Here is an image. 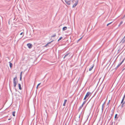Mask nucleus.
Returning a JSON list of instances; mask_svg holds the SVG:
<instances>
[{
	"mask_svg": "<svg viewBox=\"0 0 125 125\" xmlns=\"http://www.w3.org/2000/svg\"><path fill=\"white\" fill-rule=\"evenodd\" d=\"M17 77H16L14 78L13 79V85L14 86V87H15L16 86L17 83Z\"/></svg>",
	"mask_w": 125,
	"mask_h": 125,
	"instance_id": "obj_1",
	"label": "nucleus"
},
{
	"mask_svg": "<svg viewBox=\"0 0 125 125\" xmlns=\"http://www.w3.org/2000/svg\"><path fill=\"white\" fill-rule=\"evenodd\" d=\"M63 3L69 5L71 3V0H62Z\"/></svg>",
	"mask_w": 125,
	"mask_h": 125,
	"instance_id": "obj_2",
	"label": "nucleus"
},
{
	"mask_svg": "<svg viewBox=\"0 0 125 125\" xmlns=\"http://www.w3.org/2000/svg\"><path fill=\"white\" fill-rule=\"evenodd\" d=\"M91 93L90 92H88L86 93L84 99V100H85L89 96V95L91 94Z\"/></svg>",
	"mask_w": 125,
	"mask_h": 125,
	"instance_id": "obj_3",
	"label": "nucleus"
},
{
	"mask_svg": "<svg viewBox=\"0 0 125 125\" xmlns=\"http://www.w3.org/2000/svg\"><path fill=\"white\" fill-rule=\"evenodd\" d=\"M125 59H124L120 63H119L117 66L116 67V68H117L118 67H119L120 65L122 64V63H123V62H124V60Z\"/></svg>",
	"mask_w": 125,
	"mask_h": 125,
	"instance_id": "obj_4",
	"label": "nucleus"
},
{
	"mask_svg": "<svg viewBox=\"0 0 125 125\" xmlns=\"http://www.w3.org/2000/svg\"><path fill=\"white\" fill-rule=\"evenodd\" d=\"M78 3V0L77 1H76L75 3L73 4V8H74L76 6V5Z\"/></svg>",
	"mask_w": 125,
	"mask_h": 125,
	"instance_id": "obj_5",
	"label": "nucleus"
},
{
	"mask_svg": "<svg viewBox=\"0 0 125 125\" xmlns=\"http://www.w3.org/2000/svg\"><path fill=\"white\" fill-rule=\"evenodd\" d=\"M27 45L28 47L30 49L31 48H32V45L30 43L27 44Z\"/></svg>",
	"mask_w": 125,
	"mask_h": 125,
	"instance_id": "obj_6",
	"label": "nucleus"
},
{
	"mask_svg": "<svg viewBox=\"0 0 125 125\" xmlns=\"http://www.w3.org/2000/svg\"><path fill=\"white\" fill-rule=\"evenodd\" d=\"M94 65H93L91 67H90L89 69V71H91L92 69H93V68L94 67Z\"/></svg>",
	"mask_w": 125,
	"mask_h": 125,
	"instance_id": "obj_7",
	"label": "nucleus"
},
{
	"mask_svg": "<svg viewBox=\"0 0 125 125\" xmlns=\"http://www.w3.org/2000/svg\"><path fill=\"white\" fill-rule=\"evenodd\" d=\"M67 29V27H64L62 28V30L63 31H64L66 30Z\"/></svg>",
	"mask_w": 125,
	"mask_h": 125,
	"instance_id": "obj_8",
	"label": "nucleus"
},
{
	"mask_svg": "<svg viewBox=\"0 0 125 125\" xmlns=\"http://www.w3.org/2000/svg\"><path fill=\"white\" fill-rule=\"evenodd\" d=\"M18 85L19 89L20 90H21L22 89V88L21 87V84L20 83H19L18 84Z\"/></svg>",
	"mask_w": 125,
	"mask_h": 125,
	"instance_id": "obj_9",
	"label": "nucleus"
},
{
	"mask_svg": "<svg viewBox=\"0 0 125 125\" xmlns=\"http://www.w3.org/2000/svg\"><path fill=\"white\" fill-rule=\"evenodd\" d=\"M67 101V100H65L64 101V103L63 104V105L64 106L65 105V104L66 103V102Z\"/></svg>",
	"mask_w": 125,
	"mask_h": 125,
	"instance_id": "obj_10",
	"label": "nucleus"
},
{
	"mask_svg": "<svg viewBox=\"0 0 125 125\" xmlns=\"http://www.w3.org/2000/svg\"><path fill=\"white\" fill-rule=\"evenodd\" d=\"M9 63H10V68H11L12 67V64L10 62H9Z\"/></svg>",
	"mask_w": 125,
	"mask_h": 125,
	"instance_id": "obj_11",
	"label": "nucleus"
},
{
	"mask_svg": "<svg viewBox=\"0 0 125 125\" xmlns=\"http://www.w3.org/2000/svg\"><path fill=\"white\" fill-rule=\"evenodd\" d=\"M69 54V53H68L67 54H66L65 56H64L63 58L64 59L66 57H67V56Z\"/></svg>",
	"mask_w": 125,
	"mask_h": 125,
	"instance_id": "obj_12",
	"label": "nucleus"
},
{
	"mask_svg": "<svg viewBox=\"0 0 125 125\" xmlns=\"http://www.w3.org/2000/svg\"><path fill=\"white\" fill-rule=\"evenodd\" d=\"M83 105H81L80 106L79 108V110H80L81 109V108H82L83 107Z\"/></svg>",
	"mask_w": 125,
	"mask_h": 125,
	"instance_id": "obj_13",
	"label": "nucleus"
},
{
	"mask_svg": "<svg viewBox=\"0 0 125 125\" xmlns=\"http://www.w3.org/2000/svg\"><path fill=\"white\" fill-rule=\"evenodd\" d=\"M15 111H14V112H12V115H13V116H15Z\"/></svg>",
	"mask_w": 125,
	"mask_h": 125,
	"instance_id": "obj_14",
	"label": "nucleus"
},
{
	"mask_svg": "<svg viewBox=\"0 0 125 125\" xmlns=\"http://www.w3.org/2000/svg\"><path fill=\"white\" fill-rule=\"evenodd\" d=\"M53 41H51V42H49L47 44H46L45 46V47H47V46L48 45V44H50V43H51V42H53Z\"/></svg>",
	"mask_w": 125,
	"mask_h": 125,
	"instance_id": "obj_15",
	"label": "nucleus"
},
{
	"mask_svg": "<svg viewBox=\"0 0 125 125\" xmlns=\"http://www.w3.org/2000/svg\"><path fill=\"white\" fill-rule=\"evenodd\" d=\"M105 102H104L103 104V105H102V110H103V108H104V104H105Z\"/></svg>",
	"mask_w": 125,
	"mask_h": 125,
	"instance_id": "obj_16",
	"label": "nucleus"
},
{
	"mask_svg": "<svg viewBox=\"0 0 125 125\" xmlns=\"http://www.w3.org/2000/svg\"><path fill=\"white\" fill-rule=\"evenodd\" d=\"M86 101H85V100L83 101V103L82 104L83 105L85 104V103H86Z\"/></svg>",
	"mask_w": 125,
	"mask_h": 125,
	"instance_id": "obj_17",
	"label": "nucleus"
},
{
	"mask_svg": "<svg viewBox=\"0 0 125 125\" xmlns=\"http://www.w3.org/2000/svg\"><path fill=\"white\" fill-rule=\"evenodd\" d=\"M123 21H121L120 23V24H119V25H118V26H120V25L122 24L123 23Z\"/></svg>",
	"mask_w": 125,
	"mask_h": 125,
	"instance_id": "obj_18",
	"label": "nucleus"
},
{
	"mask_svg": "<svg viewBox=\"0 0 125 125\" xmlns=\"http://www.w3.org/2000/svg\"><path fill=\"white\" fill-rule=\"evenodd\" d=\"M62 39V37H61L58 40V41H59L60 40H61V39Z\"/></svg>",
	"mask_w": 125,
	"mask_h": 125,
	"instance_id": "obj_19",
	"label": "nucleus"
},
{
	"mask_svg": "<svg viewBox=\"0 0 125 125\" xmlns=\"http://www.w3.org/2000/svg\"><path fill=\"white\" fill-rule=\"evenodd\" d=\"M56 34H54V35H53L52 36H51V37H55V36H56Z\"/></svg>",
	"mask_w": 125,
	"mask_h": 125,
	"instance_id": "obj_20",
	"label": "nucleus"
},
{
	"mask_svg": "<svg viewBox=\"0 0 125 125\" xmlns=\"http://www.w3.org/2000/svg\"><path fill=\"white\" fill-rule=\"evenodd\" d=\"M112 22H110V23H108V24H107V26H108L110 24H111L112 23Z\"/></svg>",
	"mask_w": 125,
	"mask_h": 125,
	"instance_id": "obj_21",
	"label": "nucleus"
},
{
	"mask_svg": "<svg viewBox=\"0 0 125 125\" xmlns=\"http://www.w3.org/2000/svg\"><path fill=\"white\" fill-rule=\"evenodd\" d=\"M40 84H41V83H40L38 84V85L37 86V87H36L37 88H38V86H39V85Z\"/></svg>",
	"mask_w": 125,
	"mask_h": 125,
	"instance_id": "obj_22",
	"label": "nucleus"
},
{
	"mask_svg": "<svg viewBox=\"0 0 125 125\" xmlns=\"http://www.w3.org/2000/svg\"><path fill=\"white\" fill-rule=\"evenodd\" d=\"M124 100L123 99H122V101L121 102V104H122L123 103V102L124 101Z\"/></svg>",
	"mask_w": 125,
	"mask_h": 125,
	"instance_id": "obj_23",
	"label": "nucleus"
},
{
	"mask_svg": "<svg viewBox=\"0 0 125 125\" xmlns=\"http://www.w3.org/2000/svg\"><path fill=\"white\" fill-rule=\"evenodd\" d=\"M22 72H21V73L20 74V77L21 76V75L22 74Z\"/></svg>",
	"mask_w": 125,
	"mask_h": 125,
	"instance_id": "obj_24",
	"label": "nucleus"
},
{
	"mask_svg": "<svg viewBox=\"0 0 125 125\" xmlns=\"http://www.w3.org/2000/svg\"><path fill=\"white\" fill-rule=\"evenodd\" d=\"M117 114H116L115 115V118H116V117H117Z\"/></svg>",
	"mask_w": 125,
	"mask_h": 125,
	"instance_id": "obj_25",
	"label": "nucleus"
},
{
	"mask_svg": "<svg viewBox=\"0 0 125 125\" xmlns=\"http://www.w3.org/2000/svg\"><path fill=\"white\" fill-rule=\"evenodd\" d=\"M125 97V94L124 95V96L123 98V99L124 100Z\"/></svg>",
	"mask_w": 125,
	"mask_h": 125,
	"instance_id": "obj_26",
	"label": "nucleus"
},
{
	"mask_svg": "<svg viewBox=\"0 0 125 125\" xmlns=\"http://www.w3.org/2000/svg\"><path fill=\"white\" fill-rule=\"evenodd\" d=\"M125 97V94L124 95V96L123 98V99L124 100Z\"/></svg>",
	"mask_w": 125,
	"mask_h": 125,
	"instance_id": "obj_27",
	"label": "nucleus"
},
{
	"mask_svg": "<svg viewBox=\"0 0 125 125\" xmlns=\"http://www.w3.org/2000/svg\"><path fill=\"white\" fill-rule=\"evenodd\" d=\"M23 33V32H22L20 34V35H22V34Z\"/></svg>",
	"mask_w": 125,
	"mask_h": 125,
	"instance_id": "obj_28",
	"label": "nucleus"
},
{
	"mask_svg": "<svg viewBox=\"0 0 125 125\" xmlns=\"http://www.w3.org/2000/svg\"><path fill=\"white\" fill-rule=\"evenodd\" d=\"M21 76L20 77V80H21Z\"/></svg>",
	"mask_w": 125,
	"mask_h": 125,
	"instance_id": "obj_29",
	"label": "nucleus"
},
{
	"mask_svg": "<svg viewBox=\"0 0 125 125\" xmlns=\"http://www.w3.org/2000/svg\"><path fill=\"white\" fill-rule=\"evenodd\" d=\"M82 38H81L80 39H79L78 40V41H79Z\"/></svg>",
	"mask_w": 125,
	"mask_h": 125,
	"instance_id": "obj_30",
	"label": "nucleus"
},
{
	"mask_svg": "<svg viewBox=\"0 0 125 125\" xmlns=\"http://www.w3.org/2000/svg\"><path fill=\"white\" fill-rule=\"evenodd\" d=\"M125 104V103H123V104Z\"/></svg>",
	"mask_w": 125,
	"mask_h": 125,
	"instance_id": "obj_31",
	"label": "nucleus"
},
{
	"mask_svg": "<svg viewBox=\"0 0 125 125\" xmlns=\"http://www.w3.org/2000/svg\"><path fill=\"white\" fill-rule=\"evenodd\" d=\"M125 38V36L124 37V38Z\"/></svg>",
	"mask_w": 125,
	"mask_h": 125,
	"instance_id": "obj_32",
	"label": "nucleus"
}]
</instances>
